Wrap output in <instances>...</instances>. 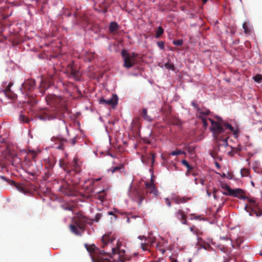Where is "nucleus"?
I'll use <instances>...</instances> for the list:
<instances>
[{
  "label": "nucleus",
  "instance_id": "f257e3e1",
  "mask_svg": "<svg viewBox=\"0 0 262 262\" xmlns=\"http://www.w3.org/2000/svg\"><path fill=\"white\" fill-rule=\"evenodd\" d=\"M115 237L111 233H106L101 239L102 248L104 249L110 246L111 253L102 250L98 253L96 251L95 245H85L87 251L90 253L93 262H125L126 257L124 255L125 251L120 249L121 243L118 241L116 247H114L113 243Z\"/></svg>",
  "mask_w": 262,
  "mask_h": 262
},
{
  "label": "nucleus",
  "instance_id": "f03ea898",
  "mask_svg": "<svg viewBox=\"0 0 262 262\" xmlns=\"http://www.w3.org/2000/svg\"><path fill=\"white\" fill-rule=\"evenodd\" d=\"M217 121H215L211 118H209L211 126L210 128L215 140V145L210 152L211 156L213 159L222 160L223 157L228 150L229 145L227 142L228 132L233 133L234 135L237 134V130L230 124L224 122L217 117Z\"/></svg>",
  "mask_w": 262,
  "mask_h": 262
},
{
  "label": "nucleus",
  "instance_id": "7ed1b4c3",
  "mask_svg": "<svg viewBox=\"0 0 262 262\" xmlns=\"http://www.w3.org/2000/svg\"><path fill=\"white\" fill-rule=\"evenodd\" d=\"M91 220L82 215H77L74 219V224L70 226L71 230L76 235H80L85 230L86 224H91Z\"/></svg>",
  "mask_w": 262,
  "mask_h": 262
},
{
  "label": "nucleus",
  "instance_id": "20e7f679",
  "mask_svg": "<svg viewBox=\"0 0 262 262\" xmlns=\"http://www.w3.org/2000/svg\"><path fill=\"white\" fill-rule=\"evenodd\" d=\"M58 116V112L56 108H45L36 114L37 118L42 121H50L57 118Z\"/></svg>",
  "mask_w": 262,
  "mask_h": 262
},
{
  "label": "nucleus",
  "instance_id": "39448f33",
  "mask_svg": "<svg viewBox=\"0 0 262 262\" xmlns=\"http://www.w3.org/2000/svg\"><path fill=\"white\" fill-rule=\"evenodd\" d=\"M121 55L124 61V66L125 67L129 68L135 64L136 58L137 56L136 53H129L125 50H123L121 52Z\"/></svg>",
  "mask_w": 262,
  "mask_h": 262
},
{
  "label": "nucleus",
  "instance_id": "423d86ee",
  "mask_svg": "<svg viewBox=\"0 0 262 262\" xmlns=\"http://www.w3.org/2000/svg\"><path fill=\"white\" fill-rule=\"evenodd\" d=\"M65 171L69 176H74L76 173H78L81 171V168L77 162V160L74 159L70 165L66 166L63 168Z\"/></svg>",
  "mask_w": 262,
  "mask_h": 262
},
{
  "label": "nucleus",
  "instance_id": "0eeeda50",
  "mask_svg": "<svg viewBox=\"0 0 262 262\" xmlns=\"http://www.w3.org/2000/svg\"><path fill=\"white\" fill-rule=\"evenodd\" d=\"M35 84L34 80L28 79L22 84L21 91L24 94H28V92L32 91L34 89Z\"/></svg>",
  "mask_w": 262,
  "mask_h": 262
},
{
  "label": "nucleus",
  "instance_id": "6e6552de",
  "mask_svg": "<svg viewBox=\"0 0 262 262\" xmlns=\"http://www.w3.org/2000/svg\"><path fill=\"white\" fill-rule=\"evenodd\" d=\"M67 72L70 77H72L75 80H79V71L75 68L73 63L70 64L67 67Z\"/></svg>",
  "mask_w": 262,
  "mask_h": 262
},
{
  "label": "nucleus",
  "instance_id": "1a4fd4ad",
  "mask_svg": "<svg viewBox=\"0 0 262 262\" xmlns=\"http://www.w3.org/2000/svg\"><path fill=\"white\" fill-rule=\"evenodd\" d=\"M99 102L101 104H104L105 105H110L114 107L118 103V97L117 95L114 94L109 100H105L102 97L99 99Z\"/></svg>",
  "mask_w": 262,
  "mask_h": 262
},
{
  "label": "nucleus",
  "instance_id": "9d476101",
  "mask_svg": "<svg viewBox=\"0 0 262 262\" xmlns=\"http://www.w3.org/2000/svg\"><path fill=\"white\" fill-rule=\"evenodd\" d=\"M46 165L43 171V178L44 180L48 179L53 173L54 164L49 161H46Z\"/></svg>",
  "mask_w": 262,
  "mask_h": 262
},
{
  "label": "nucleus",
  "instance_id": "9b49d317",
  "mask_svg": "<svg viewBox=\"0 0 262 262\" xmlns=\"http://www.w3.org/2000/svg\"><path fill=\"white\" fill-rule=\"evenodd\" d=\"M154 180L151 179L150 183H145V188L147 189V191L150 193H152L155 196H157L159 194V191H158L156 187L154 184Z\"/></svg>",
  "mask_w": 262,
  "mask_h": 262
},
{
  "label": "nucleus",
  "instance_id": "f8f14e48",
  "mask_svg": "<svg viewBox=\"0 0 262 262\" xmlns=\"http://www.w3.org/2000/svg\"><path fill=\"white\" fill-rule=\"evenodd\" d=\"M176 217L180 220L182 224L187 225V216L181 210H178L175 212Z\"/></svg>",
  "mask_w": 262,
  "mask_h": 262
},
{
  "label": "nucleus",
  "instance_id": "ddd939ff",
  "mask_svg": "<svg viewBox=\"0 0 262 262\" xmlns=\"http://www.w3.org/2000/svg\"><path fill=\"white\" fill-rule=\"evenodd\" d=\"M13 85L12 82H10L7 87L2 91L5 95L10 99H14L15 97V94L11 91V87Z\"/></svg>",
  "mask_w": 262,
  "mask_h": 262
},
{
  "label": "nucleus",
  "instance_id": "4468645a",
  "mask_svg": "<svg viewBox=\"0 0 262 262\" xmlns=\"http://www.w3.org/2000/svg\"><path fill=\"white\" fill-rule=\"evenodd\" d=\"M245 209L247 212H249V215L250 216L253 215L254 213L255 214V215L258 217L262 215V210L260 209L256 210L253 208L248 207L247 206L245 207Z\"/></svg>",
  "mask_w": 262,
  "mask_h": 262
},
{
  "label": "nucleus",
  "instance_id": "2eb2a0df",
  "mask_svg": "<svg viewBox=\"0 0 262 262\" xmlns=\"http://www.w3.org/2000/svg\"><path fill=\"white\" fill-rule=\"evenodd\" d=\"M10 184L14 186V187H16V188L20 192L23 193H26V192H27V190L26 189V187L25 186L21 184H20V183H16L15 182H14V181H11V183H10Z\"/></svg>",
  "mask_w": 262,
  "mask_h": 262
},
{
  "label": "nucleus",
  "instance_id": "dca6fc26",
  "mask_svg": "<svg viewBox=\"0 0 262 262\" xmlns=\"http://www.w3.org/2000/svg\"><path fill=\"white\" fill-rule=\"evenodd\" d=\"M67 143V140L64 138H58L57 142L55 144L56 146L55 148L60 149L63 150L65 143Z\"/></svg>",
  "mask_w": 262,
  "mask_h": 262
},
{
  "label": "nucleus",
  "instance_id": "f3484780",
  "mask_svg": "<svg viewBox=\"0 0 262 262\" xmlns=\"http://www.w3.org/2000/svg\"><path fill=\"white\" fill-rule=\"evenodd\" d=\"M133 193L135 194L134 199L138 202L139 205H140L144 198L143 195L137 190L134 191Z\"/></svg>",
  "mask_w": 262,
  "mask_h": 262
},
{
  "label": "nucleus",
  "instance_id": "a211bd4d",
  "mask_svg": "<svg viewBox=\"0 0 262 262\" xmlns=\"http://www.w3.org/2000/svg\"><path fill=\"white\" fill-rule=\"evenodd\" d=\"M56 100L57 97L54 95H48L46 97V100L48 104L54 105Z\"/></svg>",
  "mask_w": 262,
  "mask_h": 262
},
{
  "label": "nucleus",
  "instance_id": "6ab92c4d",
  "mask_svg": "<svg viewBox=\"0 0 262 262\" xmlns=\"http://www.w3.org/2000/svg\"><path fill=\"white\" fill-rule=\"evenodd\" d=\"M60 191L66 195H71L72 194V192L71 189L68 188V185H64L61 186L60 188Z\"/></svg>",
  "mask_w": 262,
  "mask_h": 262
},
{
  "label": "nucleus",
  "instance_id": "aec40b11",
  "mask_svg": "<svg viewBox=\"0 0 262 262\" xmlns=\"http://www.w3.org/2000/svg\"><path fill=\"white\" fill-rule=\"evenodd\" d=\"M244 191L241 189L237 188L235 189H233V194H232V196L234 197L239 198L241 199H245V197H244L243 195H242Z\"/></svg>",
  "mask_w": 262,
  "mask_h": 262
},
{
  "label": "nucleus",
  "instance_id": "412c9836",
  "mask_svg": "<svg viewBox=\"0 0 262 262\" xmlns=\"http://www.w3.org/2000/svg\"><path fill=\"white\" fill-rule=\"evenodd\" d=\"M191 199L190 198H188L186 196H183V197H177L174 199V202L177 204H179L181 203H184L187 202L188 201L190 200Z\"/></svg>",
  "mask_w": 262,
  "mask_h": 262
},
{
  "label": "nucleus",
  "instance_id": "4be33fe9",
  "mask_svg": "<svg viewBox=\"0 0 262 262\" xmlns=\"http://www.w3.org/2000/svg\"><path fill=\"white\" fill-rule=\"evenodd\" d=\"M119 25L115 21H112L110 23L109 26V30L111 33H114L118 30L119 29Z\"/></svg>",
  "mask_w": 262,
  "mask_h": 262
},
{
  "label": "nucleus",
  "instance_id": "5701e85b",
  "mask_svg": "<svg viewBox=\"0 0 262 262\" xmlns=\"http://www.w3.org/2000/svg\"><path fill=\"white\" fill-rule=\"evenodd\" d=\"M53 76L51 77V78L47 80V82L48 83V85H46V80L41 79V84L40 86L42 87L45 89H47L49 87V86L53 84L52 80Z\"/></svg>",
  "mask_w": 262,
  "mask_h": 262
},
{
  "label": "nucleus",
  "instance_id": "b1692460",
  "mask_svg": "<svg viewBox=\"0 0 262 262\" xmlns=\"http://www.w3.org/2000/svg\"><path fill=\"white\" fill-rule=\"evenodd\" d=\"M141 116L144 118V119L149 122L151 121V119L147 115V110L146 108H143L141 112Z\"/></svg>",
  "mask_w": 262,
  "mask_h": 262
},
{
  "label": "nucleus",
  "instance_id": "393cba45",
  "mask_svg": "<svg viewBox=\"0 0 262 262\" xmlns=\"http://www.w3.org/2000/svg\"><path fill=\"white\" fill-rule=\"evenodd\" d=\"M210 111L207 108H204L203 110L200 109V111L198 112V113L199 114V116H208L210 114Z\"/></svg>",
  "mask_w": 262,
  "mask_h": 262
},
{
  "label": "nucleus",
  "instance_id": "a878e982",
  "mask_svg": "<svg viewBox=\"0 0 262 262\" xmlns=\"http://www.w3.org/2000/svg\"><path fill=\"white\" fill-rule=\"evenodd\" d=\"M164 33V29L162 27L159 26L158 30L156 31L155 37L156 38H159Z\"/></svg>",
  "mask_w": 262,
  "mask_h": 262
},
{
  "label": "nucleus",
  "instance_id": "bb28decb",
  "mask_svg": "<svg viewBox=\"0 0 262 262\" xmlns=\"http://www.w3.org/2000/svg\"><path fill=\"white\" fill-rule=\"evenodd\" d=\"M19 119L21 122L27 123H29L31 121V119L27 118L25 115L23 114H20L19 115Z\"/></svg>",
  "mask_w": 262,
  "mask_h": 262
},
{
  "label": "nucleus",
  "instance_id": "cd10ccee",
  "mask_svg": "<svg viewBox=\"0 0 262 262\" xmlns=\"http://www.w3.org/2000/svg\"><path fill=\"white\" fill-rule=\"evenodd\" d=\"M194 182L196 185L198 184L199 183H200L202 185L205 184V180L202 177L195 178Z\"/></svg>",
  "mask_w": 262,
  "mask_h": 262
},
{
  "label": "nucleus",
  "instance_id": "c85d7f7f",
  "mask_svg": "<svg viewBox=\"0 0 262 262\" xmlns=\"http://www.w3.org/2000/svg\"><path fill=\"white\" fill-rule=\"evenodd\" d=\"M182 163L183 165L187 167V171H190L193 169V167L190 166L186 160H183L182 161Z\"/></svg>",
  "mask_w": 262,
  "mask_h": 262
},
{
  "label": "nucleus",
  "instance_id": "c756f323",
  "mask_svg": "<svg viewBox=\"0 0 262 262\" xmlns=\"http://www.w3.org/2000/svg\"><path fill=\"white\" fill-rule=\"evenodd\" d=\"M199 118L202 120L203 123V127L206 129L208 126V123L207 121V118L204 116H199Z\"/></svg>",
  "mask_w": 262,
  "mask_h": 262
},
{
  "label": "nucleus",
  "instance_id": "7c9ffc66",
  "mask_svg": "<svg viewBox=\"0 0 262 262\" xmlns=\"http://www.w3.org/2000/svg\"><path fill=\"white\" fill-rule=\"evenodd\" d=\"M105 191L104 190H102L101 191H99L98 192V194L97 195V198L99 200L103 201L104 199V195H105Z\"/></svg>",
  "mask_w": 262,
  "mask_h": 262
},
{
  "label": "nucleus",
  "instance_id": "2f4dec72",
  "mask_svg": "<svg viewBox=\"0 0 262 262\" xmlns=\"http://www.w3.org/2000/svg\"><path fill=\"white\" fill-rule=\"evenodd\" d=\"M253 80L258 83L261 82L262 80V75L259 74H256L255 76L253 77Z\"/></svg>",
  "mask_w": 262,
  "mask_h": 262
},
{
  "label": "nucleus",
  "instance_id": "473e14b6",
  "mask_svg": "<svg viewBox=\"0 0 262 262\" xmlns=\"http://www.w3.org/2000/svg\"><path fill=\"white\" fill-rule=\"evenodd\" d=\"M123 167H124V165L122 164L118 166H115V167H113L112 169H110V170H111L112 173H114L117 171H118V170L122 169Z\"/></svg>",
  "mask_w": 262,
  "mask_h": 262
},
{
  "label": "nucleus",
  "instance_id": "72a5a7b5",
  "mask_svg": "<svg viewBox=\"0 0 262 262\" xmlns=\"http://www.w3.org/2000/svg\"><path fill=\"white\" fill-rule=\"evenodd\" d=\"M250 172L248 169L243 168L241 169V174L243 177L248 176Z\"/></svg>",
  "mask_w": 262,
  "mask_h": 262
},
{
  "label": "nucleus",
  "instance_id": "f704fd0d",
  "mask_svg": "<svg viewBox=\"0 0 262 262\" xmlns=\"http://www.w3.org/2000/svg\"><path fill=\"white\" fill-rule=\"evenodd\" d=\"M222 193L224 195H230V196H232V194H233V189H232L231 188H230V187H229L227 189V192H225V191H223L222 192Z\"/></svg>",
  "mask_w": 262,
  "mask_h": 262
},
{
  "label": "nucleus",
  "instance_id": "c9c22d12",
  "mask_svg": "<svg viewBox=\"0 0 262 262\" xmlns=\"http://www.w3.org/2000/svg\"><path fill=\"white\" fill-rule=\"evenodd\" d=\"M194 233L198 237V241H200V239H201V238H200L199 237V236L200 235H202L203 233L202 231L201 230L196 228L195 230H194Z\"/></svg>",
  "mask_w": 262,
  "mask_h": 262
},
{
  "label": "nucleus",
  "instance_id": "e433bc0d",
  "mask_svg": "<svg viewBox=\"0 0 262 262\" xmlns=\"http://www.w3.org/2000/svg\"><path fill=\"white\" fill-rule=\"evenodd\" d=\"M243 28L244 30V32L246 34H248L250 33V30L248 28V25L247 23L245 22L243 24Z\"/></svg>",
  "mask_w": 262,
  "mask_h": 262
},
{
  "label": "nucleus",
  "instance_id": "4c0bfd02",
  "mask_svg": "<svg viewBox=\"0 0 262 262\" xmlns=\"http://www.w3.org/2000/svg\"><path fill=\"white\" fill-rule=\"evenodd\" d=\"M183 153H184V152L182 151L181 150L177 149L176 150L173 151L170 154L172 156H177V155H179L182 154Z\"/></svg>",
  "mask_w": 262,
  "mask_h": 262
},
{
  "label": "nucleus",
  "instance_id": "58836bf2",
  "mask_svg": "<svg viewBox=\"0 0 262 262\" xmlns=\"http://www.w3.org/2000/svg\"><path fill=\"white\" fill-rule=\"evenodd\" d=\"M141 248L143 251H146L148 249V242H146L145 243H141Z\"/></svg>",
  "mask_w": 262,
  "mask_h": 262
},
{
  "label": "nucleus",
  "instance_id": "ea45409f",
  "mask_svg": "<svg viewBox=\"0 0 262 262\" xmlns=\"http://www.w3.org/2000/svg\"><path fill=\"white\" fill-rule=\"evenodd\" d=\"M183 40L182 39H178L176 40H173L172 43L173 45L178 46H180L183 44Z\"/></svg>",
  "mask_w": 262,
  "mask_h": 262
},
{
  "label": "nucleus",
  "instance_id": "a19ab883",
  "mask_svg": "<svg viewBox=\"0 0 262 262\" xmlns=\"http://www.w3.org/2000/svg\"><path fill=\"white\" fill-rule=\"evenodd\" d=\"M230 149V150H229L227 152L228 155L231 157L234 156V153L235 152V151L233 150L232 147L231 146L228 147Z\"/></svg>",
  "mask_w": 262,
  "mask_h": 262
},
{
  "label": "nucleus",
  "instance_id": "79ce46f5",
  "mask_svg": "<svg viewBox=\"0 0 262 262\" xmlns=\"http://www.w3.org/2000/svg\"><path fill=\"white\" fill-rule=\"evenodd\" d=\"M148 158L151 159L152 164L155 162V154L153 152H150L148 156Z\"/></svg>",
  "mask_w": 262,
  "mask_h": 262
},
{
  "label": "nucleus",
  "instance_id": "37998d69",
  "mask_svg": "<svg viewBox=\"0 0 262 262\" xmlns=\"http://www.w3.org/2000/svg\"><path fill=\"white\" fill-rule=\"evenodd\" d=\"M249 202L252 204V207L254 208L257 206V204H256L255 201L252 199H248Z\"/></svg>",
  "mask_w": 262,
  "mask_h": 262
},
{
  "label": "nucleus",
  "instance_id": "c03bdc74",
  "mask_svg": "<svg viewBox=\"0 0 262 262\" xmlns=\"http://www.w3.org/2000/svg\"><path fill=\"white\" fill-rule=\"evenodd\" d=\"M101 216H102L101 214L97 213L96 215L95 219L93 220L96 222H98L99 221L101 217Z\"/></svg>",
  "mask_w": 262,
  "mask_h": 262
},
{
  "label": "nucleus",
  "instance_id": "a18cd8bd",
  "mask_svg": "<svg viewBox=\"0 0 262 262\" xmlns=\"http://www.w3.org/2000/svg\"><path fill=\"white\" fill-rule=\"evenodd\" d=\"M191 105L196 109L197 112L199 111H200V108L199 107L198 104L194 101L191 102Z\"/></svg>",
  "mask_w": 262,
  "mask_h": 262
},
{
  "label": "nucleus",
  "instance_id": "49530a36",
  "mask_svg": "<svg viewBox=\"0 0 262 262\" xmlns=\"http://www.w3.org/2000/svg\"><path fill=\"white\" fill-rule=\"evenodd\" d=\"M158 46L162 50L164 48V43L163 41H158L157 42Z\"/></svg>",
  "mask_w": 262,
  "mask_h": 262
},
{
  "label": "nucleus",
  "instance_id": "de8ad7c7",
  "mask_svg": "<svg viewBox=\"0 0 262 262\" xmlns=\"http://www.w3.org/2000/svg\"><path fill=\"white\" fill-rule=\"evenodd\" d=\"M155 238H149L148 239L147 238V242H148V245H152L153 243L155 242Z\"/></svg>",
  "mask_w": 262,
  "mask_h": 262
},
{
  "label": "nucleus",
  "instance_id": "09e8293b",
  "mask_svg": "<svg viewBox=\"0 0 262 262\" xmlns=\"http://www.w3.org/2000/svg\"><path fill=\"white\" fill-rule=\"evenodd\" d=\"M165 203L168 206V207H171V202L169 200V199L167 198H165Z\"/></svg>",
  "mask_w": 262,
  "mask_h": 262
},
{
  "label": "nucleus",
  "instance_id": "8fccbe9b",
  "mask_svg": "<svg viewBox=\"0 0 262 262\" xmlns=\"http://www.w3.org/2000/svg\"><path fill=\"white\" fill-rule=\"evenodd\" d=\"M221 187L224 189V190H226L229 188L230 187L227 184H222L221 185Z\"/></svg>",
  "mask_w": 262,
  "mask_h": 262
},
{
  "label": "nucleus",
  "instance_id": "3c124183",
  "mask_svg": "<svg viewBox=\"0 0 262 262\" xmlns=\"http://www.w3.org/2000/svg\"><path fill=\"white\" fill-rule=\"evenodd\" d=\"M94 184V182H92L91 184V185H93ZM89 193H93L94 192V189L93 188L92 186H91V187L88 190Z\"/></svg>",
  "mask_w": 262,
  "mask_h": 262
},
{
  "label": "nucleus",
  "instance_id": "603ef678",
  "mask_svg": "<svg viewBox=\"0 0 262 262\" xmlns=\"http://www.w3.org/2000/svg\"><path fill=\"white\" fill-rule=\"evenodd\" d=\"M165 67L168 69L173 68V66L172 64H169V63L165 64Z\"/></svg>",
  "mask_w": 262,
  "mask_h": 262
},
{
  "label": "nucleus",
  "instance_id": "864d4df0",
  "mask_svg": "<svg viewBox=\"0 0 262 262\" xmlns=\"http://www.w3.org/2000/svg\"><path fill=\"white\" fill-rule=\"evenodd\" d=\"M173 123L177 125H179L181 124L180 121L178 119L176 120Z\"/></svg>",
  "mask_w": 262,
  "mask_h": 262
},
{
  "label": "nucleus",
  "instance_id": "5fc2aeb1",
  "mask_svg": "<svg viewBox=\"0 0 262 262\" xmlns=\"http://www.w3.org/2000/svg\"><path fill=\"white\" fill-rule=\"evenodd\" d=\"M138 238L141 240L144 239L145 241L147 240V238L144 236H139Z\"/></svg>",
  "mask_w": 262,
  "mask_h": 262
},
{
  "label": "nucleus",
  "instance_id": "6e6d98bb",
  "mask_svg": "<svg viewBox=\"0 0 262 262\" xmlns=\"http://www.w3.org/2000/svg\"><path fill=\"white\" fill-rule=\"evenodd\" d=\"M195 229L196 228L194 226L190 228V231H192L193 233L194 232V230H195Z\"/></svg>",
  "mask_w": 262,
  "mask_h": 262
},
{
  "label": "nucleus",
  "instance_id": "4d7b16f0",
  "mask_svg": "<svg viewBox=\"0 0 262 262\" xmlns=\"http://www.w3.org/2000/svg\"><path fill=\"white\" fill-rule=\"evenodd\" d=\"M163 260V258H159L157 261H151L150 262H162Z\"/></svg>",
  "mask_w": 262,
  "mask_h": 262
},
{
  "label": "nucleus",
  "instance_id": "13d9d810",
  "mask_svg": "<svg viewBox=\"0 0 262 262\" xmlns=\"http://www.w3.org/2000/svg\"><path fill=\"white\" fill-rule=\"evenodd\" d=\"M213 198H214V199H215V200L218 199L219 197L217 196L216 194H213Z\"/></svg>",
  "mask_w": 262,
  "mask_h": 262
},
{
  "label": "nucleus",
  "instance_id": "bf43d9fd",
  "mask_svg": "<svg viewBox=\"0 0 262 262\" xmlns=\"http://www.w3.org/2000/svg\"><path fill=\"white\" fill-rule=\"evenodd\" d=\"M217 192V189L214 188L213 191V194H216V192Z\"/></svg>",
  "mask_w": 262,
  "mask_h": 262
},
{
  "label": "nucleus",
  "instance_id": "052dcab7",
  "mask_svg": "<svg viewBox=\"0 0 262 262\" xmlns=\"http://www.w3.org/2000/svg\"><path fill=\"white\" fill-rule=\"evenodd\" d=\"M160 251L161 252H162V254H164L165 252V250H164V249H160Z\"/></svg>",
  "mask_w": 262,
  "mask_h": 262
},
{
  "label": "nucleus",
  "instance_id": "680f3d73",
  "mask_svg": "<svg viewBox=\"0 0 262 262\" xmlns=\"http://www.w3.org/2000/svg\"><path fill=\"white\" fill-rule=\"evenodd\" d=\"M215 165H216V167H220V165H219V164L218 163L216 162L215 163Z\"/></svg>",
  "mask_w": 262,
  "mask_h": 262
},
{
  "label": "nucleus",
  "instance_id": "e2e57ef3",
  "mask_svg": "<svg viewBox=\"0 0 262 262\" xmlns=\"http://www.w3.org/2000/svg\"><path fill=\"white\" fill-rule=\"evenodd\" d=\"M207 195L210 196L211 195V193L208 192V191H207Z\"/></svg>",
  "mask_w": 262,
  "mask_h": 262
},
{
  "label": "nucleus",
  "instance_id": "0e129e2a",
  "mask_svg": "<svg viewBox=\"0 0 262 262\" xmlns=\"http://www.w3.org/2000/svg\"><path fill=\"white\" fill-rule=\"evenodd\" d=\"M201 1H202L203 2V3H204V4H205V3H206L207 2V0H201Z\"/></svg>",
  "mask_w": 262,
  "mask_h": 262
},
{
  "label": "nucleus",
  "instance_id": "69168bd1",
  "mask_svg": "<svg viewBox=\"0 0 262 262\" xmlns=\"http://www.w3.org/2000/svg\"><path fill=\"white\" fill-rule=\"evenodd\" d=\"M108 214H110V215H113V212H108Z\"/></svg>",
  "mask_w": 262,
  "mask_h": 262
},
{
  "label": "nucleus",
  "instance_id": "338daca9",
  "mask_svg": "<svg viewBox=\"0 0 262 262\" xmlns=\"http://www.w3.org/2000/svg\"><path fill=\"white\" fill-rule=\"evenodd\" d=\"M192 175H193V176H196L197 174H196V173H195L194 172H193V173H192Z\"/></svg>",
  "mask_w": 262,
  "mask_h": 262
},
{
  "label": "nucleus",
  "instance_id": "774afa93",
  "mask_svg": "<svg viewBox=\"0 0 262 262\" xmlns=\"http://www.w3.org/2000/svg\"><path fill=\"white\" fill-rule=\"evenodd\" d=\"M259 254H260L261 256H262V252H260V253H259Z\"/></svg>",
  "mask_w": 262,
  "mask_h": 262
}]
</instances>
